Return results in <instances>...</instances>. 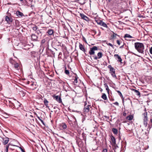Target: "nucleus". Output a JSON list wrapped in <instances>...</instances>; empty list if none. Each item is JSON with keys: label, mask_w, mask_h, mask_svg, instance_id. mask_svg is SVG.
<instances>
[{"label": "nucleus", "mask_w": 152, "mask_h": 152, "mask_svg": "<svg viewBox=\"0 0 152 152\" xmlns=\"http://www.w3.org/2000/svg\"><path fill=\"white\" fill-rule=\"evenodd\" d=\"M134 47L135 49L139 53H144V46L143 44L140 42H136L134 43Z\"/></svg>", "instance_id": "f257e3e1"}, {"label": "nucleus", "mask_w": 152, "mask_h": 152, "mask_svg": "<svg viewBox=\"0 0 152 152\" xmlns=\"http://www.w3.org/2000/svg\"><path fill=\"white\" fill-rule=\"evenodd\" d=\"M148 113L145 112L142 114V117L143 120V124L145 127L147 126L148 125Z\"/></svg>", "instance_id": "f03ea898"}, {"label": "nucleus", "mask_w": 152, "mask_h": 152, "mask_svg": "<svg viewBox=\"0 0 152 152\" xmlns=\"http://www.w3.org/2000/svg\"><path fill=\"white\" fill-rule=\"evenodd\" d=\"M91 109H92V107L90 104H87L86 102L85 103L84 108H83V112L85 113H88Z\"/></svg>", "instance_id": "7ed1b4c3"}, {"label": "nucleus", "mask_w": 152, "mask_h": 152, "mask_svg": "<svg viewBox=\"0 0 152 152\" xmlns=\"http://www.w3.org/2000/svg\"><path fill=\"white\" fill-rule=\"evenodd\" d=\"M10 15V14H9L8 15L6 16L5 20L8 24L11 25L13 23V19Z\"/></svg>", "instance_id": "20e7f679"}, {"label": "nucleus", "mask_w": 152, "mask_h": 152, "mask_svg": "<svg viewBox=\"0 0 152 152\" xmlns=\"http://www.w3.org/2000/svg\"><path fill=\"white\" fill-rule=\"evenodd\" d=\"M10 104H11L13 108H18L20 107V103L17 101L15 100L14 103L12 102L11 101H9Z\"/></svg>", "instance_id": "39448f33"}, {"label": "nucleus", "mask_w": 152, "mask_h": 152, "mask_svg": "<svg viewBox=\"0 0 152 152\" xmlns=\"http://www.w3.org/2000/svg\"><path fill=\"white\" fill-rule=\"evenodd\" d=\"M98 50V48L96 46H94L93 47L90 48V50L89 52V53L91 55H94L95 53L94 51Z\"/></svg>", "instance_id": "423d86ee"}, {"label": "nucleus", "mask_w": 152, "mask_h": 152, "mask_svg": "<svg viewBox=\"0 0 152 152\" xmlns=\"http://www.w3.org/2000/svg\"><path fill=\"white\" fill-rule=\"evenodd\" d=\"M80 15L82 19L85 20L88 22L90 21V19L89 18L83 14L80 13Z\"/></svg>", "instance_id": "0eeeda50"}, {"label": "nucleus", "mask_w": 152, "mask_h": 152, "mask_svg": "<svg viewBox=\"0 0 152 152\" xmlns=\"http://www.w3.org/2000/svg\"><path fill=\"white\" fill-rule=\"evenodd\" d=\"M29 83L31 86V88L33 90H34L36 88L37 85L36 83L31 81L30 82H29Z\"/></svg>", "instance_id": "6e6552de"}, {"label": "nucleus", "mask_w": 152, "mask_h": 152, "mask_svg": "<svg viewBox=\"0 0 152 152\" xmlns=\"http://www.w3.org/2000/svg\"><path fill=\"white\" fill-rule=\"evenodd\" d=\"M3 143L4 145H6L8 143L9 141V138L5 137H4L2 138Z\"/></svg>", "instance_id": "1a4fd4ad"}, {"label": "nucleus", "mask_w": 152, "mask_h": 152, "mask_svg": "<svg viewBox=\"0 0 152 152\" xmlns=\"http://www.w3.org/2000/svg\"><path fill=\"white\" fill-rule=\"evenodd\" d=\"M136 97L139 98L140 97V94L139 91L134 89V94Z\"/></svg>", "instance_id": "9d476101"}, {"label": "nucleus", "mask_w": 152, "mask_h": 152, "mask_svg": "<svg viewBox=\"0 0 152 152\" xmlns=\"http://www.w3.org/2000/svg\"><path fill=\"white\" fill-rule=\"evenodd\" d=\"M53 33L54 31L51 29H49L46 32L47 35L48 36L53 35Z\"/></svg>", "instance_id": "9b49d317"}, {"label": "nucleus", "mask_w": 152, "mask_h": 152, "mask_svg": "<svg viewBox=\"0 0 152 152\" xmlns=\"http://www.w3.org/2000/svg\"><path fill=\"white\" fill-rule=\"evenodd\" d=\"M31 37L32 40L34 41H38V37L35 34H32L31 35Z\"/></svg>", "instance_id": "f8f14e48"}, {"label": "nucleus", "mask_w": 152, "mask_h": 152, "mask_svg": "<svg viewBox=\"0 0 152 152\" xmlns=\"http://www.w3.org/2000/svg\"><path fill=\"white\" fill-rule=\"evenodd\" d=\"M102 53L101 52H99L97 54L98 57L96 56H93V57L95 60H97L98 59H99L101 58L102 56Z\"/></svg>", "instance_id": "ddd939ff"}, {"label": "nucleus", "mask_w": 152, "mask_h": 152, "mask_svg": "<svg viewBox=\"0 0 152 152\" xmlns=\"http://www.w3.org/2000/svg\"><path fill=\"white\" fill-rule=\"evenodd\" d=\"M54 99L59 103H61L62 102V100L61 97L59 96H53Z\"/></svg>", "instance_id": "4468645a"}, {"label": "nucleus", "mask_w": 152, "mask_h": 152, "mask_svg": "<svg viewBox=\"0 0 152 152\" xmlns=\"http://www.w3.org/2000/svg\"><path fill=\"white\" fill-rule=\"evenodd\" d=\"M36 33L39 36L41 37L42 34L44 33V32L42 30L40 29L39 30L38 29V30L37 31V32H36Z\"/></svg>", "instance_id": "2eb2a0df"}, {"label": "nucleus", "mask_w": 152, "mask_h": 152, "mask_svg": "<svg viewBox=\"0 0 152 152\" xmlns=\"http://www.w3.org/2000/svg\"><path fill=\"white\" fill-rule=\"evenodd\" d=\"M79 47L80 49L83 51L85 53V54H86L85 53L86 50L85 49L84 46L81 44L79 43Z\"/></svg>", "instance_id": "dca6fc26"}, {"label": "nucleus", "mask_w": 152, "mask_h": 152, "mask_svg": "<svg viewBox=\"0 0 152 152\" xmlns=\"http://www.w3.org/2000/svg\"><path fill=\"white\" fill-rule=\"evenodd\" d=\"M15 14L19 18L23 16V13L18 11H16Z\"/></svg>", "instance_id": "f3484780"}, {"label": "nucleus", "mask_w": 152, "mask_h": 152, "mask_svg": "<svg viewBox=\"0 0 152 152\" xmlns=\"http://www.w3.org/2000/svg\"><path fill=\"white\" fill-rule=\"evenodd\" d=\"M107 67L110 69V73L115 72V69L111 65H109Z\"/></svg>", "instance_id": "a211bd4d"}, {"label": "nucleus", "mask_w": 152, "mask_h": 152, "mask_svg": "<svg viewBox=\"0 0 152 152\" xmlns=\"http://www.w3.org/2000/svg\"><path fill=\"white\" fill-rule=\"evenodd\" d=\"M124 37L125 38L126 40H130V39L132 38V37L129 34H127L125 35Z\"/></svg>", "instance_id": "6ab92c4d"}, {"label": "nucleus", "mask_w": 152, "mask_h": 152, "mask_svg": "<svg viewBox=\"0 0 152 152\" xmlns=\"http://www.w3.org/2000/svg\"><path fill=\"white\" fill-rule=\"evenodd\" d=\"M10 63L12 64H13L14 67L17 70H18L19 69L18 68L19 67V64L18 63H17L16 62H15L14 63L10 61Z\"/></svg>", "instance_id": "aec40b11"}, {"label": "nucleus", "mask_w": 152, "mask_h": 152, "mask_svg": "<svg viewBox=\"0 0 152 152\" xmlns=\"http://www.w3.org/2000/svg\"><path fill=\"white\" fill-rule=\"evenodd\" d=\"M114 56L115 58L116 59H117V61H119L121 62L122 61V59L121 58L120 56H119L118 54H115Z\"/></svg>", "instance_id": "412c9836"}, {"label": "nucleus", "mask_w": 152, "mask_h": 152, "mask_svg": "<svg viewBox=\"0 0 152 152\" xmlns=\"http://www.w3.org/2000/svg\"><path fill=\"white\" fill-rule=\"evenodd\" d=\"M43 102L46 107L48 108L49 107L48 104L49 102L46 98H44Z\"/></svg>", "instance_id": "4be33fe9"}, {"label": "nucleus", "mask_w": 152, "mask_h": 152, "mask_svg": "<svg viewBox=\"0 0 152 152\" xmlns=\"http://www.w3.org/2000/svg\"><path fill=\"white\" fill-rule=\"evenodd\" d=\"M14 25L17 27H19L20 26V22L19 21L17 20H15V23L14 24Z\"/></svg>", "instance_id": "5701e85b"}, {"label": "nucleus", "mask_w": 152, "mask_h": 152, "mask_svg": "<svg viewBox=\"0 0 152 152\" xmlns=\"http://www.w3.org/2000/svg\"><path fill=\"white\" fill-rule=\"evenodd\" d=\"M111 141L112 143V145L115 144L116 143V141L115 138L113 136H111Z\"/></svg>", "instance_id": "b1692460"}, {"label": "nucleus", "mask_w": 152, "mask_h": 152, "mask_svg": "<svg viewBox=\"0 0 152 152\" xmlns=\"http://www.w3.org/2000/svg\"><path fill=\"white\" fill-rule=\"evenodd\" d=\"M101 97L104 100H107V96L105 93L102 94V95L101 96Z\"/></svg>", "instance_id": "393cba45"}, {"label": "nucleus", "mask_w": 152, "mask_h": 152, "mask_svg": "<svg viewBox=\"0 0 152 152\" xmlns=\"http://www.w3.org/2000/svg\"><path fill=\"white\" fill-rule=\"evenodd\" d=\"M112 130L113 134H117L118 130L116 129L113 128L112 129Z\"/></svg>", "instance_id": "a878e982"}, {"label": "nucleus", "mask_w": 152, "mask_h": 152, "mask_svg": "<svg viewBox=\"0 0 152 152\" xmlns=\"http://www.w3.org/2000/svg\"><path fill=\"white\" fill-rule=\"evenodd\" d=\"M104 85L105 86V88L106 90L107 91V93L108 94H109V92L110 91V89L108 87L106 83L104 84Z\"/></svg>", "instance_id": "bb28decb"}, {"label": "nucleus", "mask_w": 152, "mask_h": 152, "mask_svg": "<svg viewBox=\"0 0 152 152\" xmlns=\"http://www.w3.org/2000/svg\"><path fill=\"white\" fill-rule=\"evenodd\" d=\"M133 118V115H129L127 116L126 117V119L127 120H132Z\"/></svg>", "instance_id": "cd10ccee"}, {"label": "nucleus", "mask_w": 152, "mask_h": 152, "mask_svg": "<svg viewBox=\"0 0 152 152\" xmlns=\"http://www.w3.org/2000/svg\"><path fill=\"white\" fill-rule=\"evenodd\" d=\"M61 127L63 129H65L66 128L67 126L66 124L63 123L61 125Z\"/></svg>", "instance_id": "c85d7f7f"}, {"label": "nucleus", "mask_w": 152, "mask_h": 152, "mask_svg": "<svg viewBox=\"0 0 152 152\" xmlns=\"http://www.w3.org/2000/svg\"><path fill=\"white\" fill-rule=\"evenodd\" d=\"M113 150H114V151L115 150H116L117 151V148H118V147L117 144L116 143L115 144H114V145H113Z\"/></svg>", "instance_id": "c756f323"}, {"label": "nucleus", "mask_w": 152, "mask_h": 152, "mask_svg": "<svg viewBox=\"0 0 152 152\" xmlns=\"http://www.w3.org/2000/svg\"><path fill=\"white\" fill-rule=\"evenodd\" d=\"M66 69V67H65V70H64V72L66 75L69 76V70H68Z\"/></svg>", "instance_id": "7c9ffc66"}, {"label": "nucleus", "mask_w": 152, "mask_h": 152, "mask_svg": "<svg viewBox=\"0 0 152 152\" xmlns=\"http://www.w3.org/2000/svg\"><path fill=\"white\" fill-rule=\"evenodd\" d=\"M78 78V77L77 76H75V79L74 81V83L75 84V85H77V79Z\"/></svg>", "instance_id": "2f4dec72"}, {"label": "nucleus", "mask_w": 152, "mask_h": 152, "mask_svg": "<svg viewBox=\"0 0 152 152\" xmlns=\"http://www.w3.org/2000/svg\"><path fill=\"white\" fill-rule=\"evenodd\" d=\"M116 36H119L118 35L113 32V35L111 36V37H112L113 39H115Z\"/></svg>", "instance_id": "473e14b6"}, {"label": "nucleus", "mask_w": 152, "mask_h": 152, "mask_svg": "<svg viewBox=\"0 0 152 152\" xmlns=\"http://www.w3.org/2000/svg\"><path fill=\"white\" fill-rule=\"evenodd\" d=\"M100 25L102 26L105 27H107V24L104 22L103 21L102 22V23H101Z\"/></svg>", "instance_id": "72a5a7b5"}, {"label": "nucleus", "mask_w": 152, "mask_h": 152, "mask_svg": "<svg viewBox=\"0 0 152 152\" xmlns=\"http://www.w3.org/2000/svg\"><path fill=\"white\" fill-rule=\"evenodd\" d=\"M82 135L83 138V139L85 141L86 140V135L84 133H83L82 134Z\"/></svg>", "instance_id": "f704fd0d"}, {"label": "nucleus", "mask_w": 152, "mask_h": 152, "mask_svg": "<svg viewBox=\"0 0 152 152\" xmlns=\"http://www.w3.org/2000/svg\"><path fill=\"white\" fill-rule=\"evenodd\" d=\"M32 29L34 31H36V32H37V30H38V29L37 28V26H35L33 27L32 28Z\"/></svg>", "instance_id": "c9c22d12"}, {"label": "nucleus", "mask_w": 152, "mask_h": 152, "mask_svg": "<svg viewBox=\"0 0 152 152\" xmlns=\"http://www.w3.org/2000/svg\"><path fill=\"white\" fill-rule=\"evenodd\" d=\"M96 22L97 23V24L99 25H100L101 23H102V21H101L100 20H96Z\"/></svg>", "instance_id": "e433bc0d"}, {"label": "nucleus", "mask_w": 152, "mask_h": 152, "mask_svg": "<svg viewBox=\"0 0 152 152\" xmlns=\"http://www.w3.org/2000/svg\"><path fill=\"white\" fill-rule=\"evenodd\" d=\"M112 76L114 78H117V77L115 74V72L111 73Z\"/></svg>", "instance_id": "4c0bfd02"}, {"label": "nucleus", "mask_w": 152, "mask_h": 152, "mask_svg": "<svg viewBox=\"0 0 152 152\" xmlns=\"http://www.w3.org/2000/svg\"><path fill=\"white\" fill-rule=\"evenodd\" d=\"M117 91L120 97L122 98L123 97V96L121 92L119 91Z\"/></svg>", "instance_id": "58836bf2"}, {"label": "nucleus", "mask_w": 152, "mask_h": 152, "mask_svg": "<svg viewBox=\"0 0 152 152\" xmlns=\"http://www.w3.org/2000/svg\"><path fill=\"white\" fill-rule=\"evenodd\" d=\"M91 32H92V35H95L96 33V31L95 30H92Z\"/></svg>", "instance_id": "ea45409f"}, {"label": "nucleus", "mask_w": 152, "mask_h": 152, "mask_svg": "<svg viewBox=\"0 0 152 152\" xmlns=\"http://www.w3.org/2000/svg\"><path fill=\"white\" fill-rule=\"evenodd\" d=\"M56 42H57L56 45L58 46H60L61 45V43L58 41V39H56V40H55Z\"/></svg>", "instance_id": "a19ab883"}, {"label": "nucleus", "mask_w": 152, "mask_h": 152, "mask_svg": "<svg viewBox=\"0 0 152 152\" xmlns=\"http://www.w3.org/2000/svg\"><path fill=\"white\" fill-rule=\"evenodd\" d=\"M10 145V144H9L7 145H6V152H8V149L9 148V145Z\"/></svg>", "instance_id": "79ce46f5"}, {"label": "nucleus", "mask_w": 152, "mask_h": 152, "mask_svg": "<svg viewBox=\"0 0 152 152\" xmlns=\"http://www.w3.org/2000/svg\"><path fill=\"white\" fill-rule=\"evenodd\" d=\"M13 146H16V145H13ZM17 147H19V148L20 149V150L22 151V152H25V150L24 149H23L21 147H19L18 146H17Z\"/></svg>", "instance_id": "37998d69"}, {"label": "nucleus", "mask_w": 152, "mask_h": 152, "mask_svg": "<svg viewBox=\"0 0 152 152\" xmlns=\"http://www.w3.org/2000/svg\"><path fill=\"white\" fill-rule=\"evenodd\" d=\"M75 121H73V123L75 125H77V123L75 118Z\"/></svg>", "instance_id": "c03bdc74"}, {"label": "nucleus", "mask_w": 152, "mask_h": 152, "mask_svg": "<svg viewBox=\"0 0 152 152\" xmlns=\"http://www.w3.org/2000/svg\"><path fill=\"white\" fill-rule=\"evenodd\" d=\"M107 45L110 46L111 47L113 48H114V47H113V45H112L110 43H108V44H107Z\"/></svg>", "instance_id": "a18cd8bd"}, {"label": "nucleus", "mask_w": 152, "mask_h": 152, "mask_svg": "<svg viewBox=\"0 0 152 152\" xmlns=\"http://www.w3.org/2000/svg\"><path fill=\"white\" fill-rule=\"evenodd\" d=\"M113 104H115V105H117V106H119V103L117 102H115V103H114Z\"/></svg>", "instance_id": "49530a36"}, {"label": "nucleus", "mask_w": 152, "mask_h": 152, "mask_svg": "<svg viewBox=\"0 0 152 152\" xmlns=\"http://www.w3.org/2000/svg\"><path fill=\"white\" fill-rule=\"evenodd\" d=\"M117 43L119 45H120V41L119 40H118L116 41Z\"/></svg>", "instance_id": "de8ad7c7"}, {"label": "nucleus", "mask_w": 152, "mask_h": 152, "mask_svg": "<svg viewBox=\"0 0 152 152\" xmlns=\"http://www.w3.org/2000/svg\"><path fill=\"white\" fill-rule=\"evenodd\" d=\"M149 51L150 53L152 54V47H151Z\"/></svg>", "instance_id": "09e8293b"}, {"label": "nucleus", "mask_w": 152, "mask_h": 152, "mask_svg": "<svg viewBox=\"0 0 152 152\" xmlns=\"http://www.w3.org/2000/svg\"><path fill=\"white\" fill-rule=\"evenodd\" d=\"M102 152H107V150L106 149H104L102 151Z\"/></svg>", "instance_id": "8fccbe9b"}, {"label": "nucleus", "mask_w": 152, "mask_h": 152, "mask_svg": "<svg viewBox=\"0 0 152 152\" xmlns=\"http://www.w3.org/2000/svg\"><path fill=\"white\" fill-rule=\"evenodd\" d=\"M83 40L85 42H86V39L84 37H83Z\"/></svg>", "instance_id": "3c124183"}, {"label": "nucleus", "mask_w": 152, "mask_h": 152, "mask_svg": "<svg viewBox=\"0 0 152 152\" xmlns=\"http://www.w3.org/2000/svg\"><path fill=\"white\" fill-rule=\"evenodd\" d=\"M44 125V121H43L41 119H40V121Z\"/></svg>", "instance_id": "603ef678"}, {"label": "nucleus", "mask_w": 152, "mask_h": 152, "mask_svg": "<svg viewBox=\"0 0 152 152\" xmlns=\"http://www.w3.org/2000/svg\"><path fill=\"white\" fill-rule=\"evenodd\" d=\"M85 3V2L84 1L83 3H80V4L81 5H83Z\"/></svg>", "instance_id": "864d4df0"}, {"label": "nucleus", "mask_w": 152, "mask_h": 152, "mask_svg": "<svg viewBox=\"0 0 152 152\" xmlns=\"http://www.w3.org/2000/svg\"><path fill=\"white\" fill-rule=\"evenodd\" d=\"M126 113L125 112H124L123 113V116H126Z\"/></svg>", "instance_id": "5fc2aeb1"}, {"label": "nucleus", "mask_w": 152, "mask_h": 152, "mask_svg": "<svg viewBox=\"0 0 152 152\" xmlns=\"http://www.w3.org/2000/svg\"><path fill=\"white\" fill-rule=\"evenodd\" d=\"M36 114L37 115V118H38L40 121V120L41 119L40 118V117L39 116H38L37 115V114L36 113Z\"/></svg>", "instance_id": "6e6d98bb"}, {"label": "nucleus", "mask_w": 152, "mask_h": 152, "mask_svg": "<svg viewBox=\"0 0 152 152\" xmlns=\"http://www.w3.org/2000/svg\"><path fill=\"white\" fill-rule=\"evenodd\" d=\"M36 114L37 115V118H38L40 121V120L41 119L40 118V117L39 116H38L37 115V114L36 113Z\"/></svg>", "instance_id": "4d7b16f0"}, {"label": "nucleus", "mask_w": 152, "mask_h": 152, "mask_svg": "<svg viewBox=\"0 0 152 152\" xmlns=\"http://www.w3.org/2000/svg\"><path fill=\"white\" fill-rule=\"evenodd\" d=\"M124 46V45H122L121 46H120V47H119V48H123Z\"/></svg>", "instance_id": "13d9d810"}, {"label": "nucleus", "mask_w": 152, "mask_h": 152, "mask_svg": "<svg viewBox=\"0 0 152 152\" xmlns=\"http://www.w3.org/2000/svg\"><path fill=\"white\" fill-rule=\"evenodd\" d=\"M45 40H44H44H42V43H44V42H45Z\"/></svg>", "instance_id": "bf43d9fd"}, {"label": "nucleus", "mask_w": 152, "mask_h": 152, "mask_svg": "<svg viewBox=\"0 0 152 152\" xmlns=\"http://www.w3.org/2000/svg\"><path fill=\"white\" fill-rule=\"evenodd\" d=\"M150 121L151 123H152V117H151L150 119Z\"/></svg>", "instance_id": "052dcab7"}, {"label": "nucleus", "mask_w": 152, "mask_h": 152, "mask_svg": "<svg viewBox=\"0 0 152 152\" xmlns=\"http://www.w3.org/2000/svg\"><path fill=\"white\" fill-rule=\"evenodd\" d=\"M104 117H105L106 118H108H108H109V117L107 116H104Z\"/></svg>", "instance_id": "680f3d73"}, {"label": "nucleus", "mask_w": 152, "mask_h": 152, "mask_svg": "<svg viewBox=\"0 0 152 152\" xmlns=\"http://www.w3.org/2000/svg\"><path fill=\"white\" fill-rule=\"evenodd\" d=\"M56 108H57L59 110V109L57 107H54L53 108L54 109H55Z\"/></svg>", "instance_id": "e2e57ef3"}, {"label": "nucleus", "mask_w": 152, "mask_h": 152, "mask_svg": "<svg viewBox=\"0 0 152 152\" xmlns=\"http://www.w3.org/2000/svg\"><path fill=\"white\" fill-rule=\"evenodd\" d=\"M30 82V81H28L27 82V83L28 84H29V82Z\"/></svg>", "instance_id": "0e129e2a"}, {"label": "nucleus", "mask_w": 152, "mask_h": 152, "mask_svg": "<svg viewBox=\"0 0 152 152\" xmlns=\"http://www.w3.org/2000/svg\"><path fill=\"white\" fill-rule=\"evenodd\" d=\"M61 53H60L59 54V55H60L61 54Z\"/></svg>", "instance_id": "69168bd1"}, {"label": "nucleus", "mask_w": 152, "mask_h": 152, "mask_svg": "<svg viewBox=\"0 0 152 152\" xmlns=\"http://www.w3.org/2000/svg\"><path fill=\"white\" fill-rule=\"evenodd\" d=\"M114 152H117V151L116 150H115Z\"/></svg>", "instance_id": "338daca9"}, {"label": "nucleus", "mask_w": 152, "mask_h": 152, "mask_svg": "<svg viewBox=\"0 0 152 152\" xmlns=\"http://www.w3.org/2000/svg\"><path fill=\"white\" fill-rule=\"evenodd\" d=\"M131 89L132 91H133V88H131Z\"/></svg>", "instance_id": "774afa93"}]
</instances>
